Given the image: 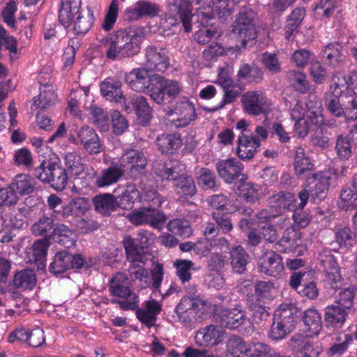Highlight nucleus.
I'll return each mask as SVG.
<instances>
[{"instance_id":"obj_56","label":"nucleus","mask_w":357,"mask_h":357,"mask_svg":"<svg viewBox=\"0 0 357 357\" xmlns=\"http://www.w3.org/2000/svg\"><path fill=\"white\" fill-rule=\"evenodd\" d=\"M192 18L195 20V23L198 24V26H202L204 27L213 26L215 20L213 10L211 7L197 9L196 12L192 14Z\"/></svg>"},{"instance_id":"obj_57","label":"nucleus","mask_w":357,"mask_h":357,"mask_svg":"<svg viewBox=\"0 0 357 357\" xmlns=\"http://www.w3.org/2000/svg\"><path fill=\"white\" fill-rule=\"evenodd\" d=\"M119 298V299H112L111 303L118 304L120 309L123 310H136L139 307V297L132 291Z\"/></svg>"},{"instance_id":"obj_40","label":"nucleus","mask_w":357,"mask_h":357,"mask_svg":"<svg viewBox=\"0 0 357 357\" xmlns=\"http://www.w3.org/2000/svg\"><path fill=\"white\" fill-rule=\"evenodd\" d=\"M37 279L35 272L32 269L26 268L15 273L13 283L19 289L32 290L36 285Z\"/></svg>"},{"instance_id":"obj_46","label":"nucleus","mask_w":357,"mask_h":357,"mask_svg":"<svg viewBox=\"0 0 357 357\" xmlns=\"http://www.w3.org/2000/svg\"><path fill=\"white\" fill-rule=\"evenodd\" d=\"M93 11L91 9L83 10L73 22V30L77 35H84L89 32L94 22Z\"/></svg>"},{"instance_id":"obj_37","label":"nucleus","mask_w":357,"mask_h":357,"mask_svg":"<svg viewBox=\"0 0 357 357\" xmlns=\"http://www.w3.org/2000/svg\"><path fill=\"white\" fill-rule=\"evenodd\" d=\"M49 171L50 176L47 183L56 190H63L66 187L69 178L66 169L62 167L60 162H54Z\"/></svg>"},{"instance_id":"obj_41","label":"nucleus","mask_w":357,"mask_h":357,"mask_svg":"<svg viewBox=\"0 0 357 357\" xmlns=\"http://www.w3.org/2000/svg\"><path fill=\"white\" fill-rule=\"evenodd\" d=\"M13 192L20 196L29 195L35 190V183L33 179L27 174H20L15 176L13 181L10 185Z\"/></svg>"},{"instance_id":"obj_4","label":"nucleus","mask_w":357,"mask_h":357,"mask_svg":"<svg viewBox=\"0 0 357 357\" xmlns=\"http://www.w3.org/2000/svg\"><path fill=\"white\" fill-rule=\"evenodd\" d=\"M324 105L330 114L335 117L344 116L351 121L357 119V100L353 95L345 96V101L340 96L324 95Z\"/></svg>"},{"instance_id":"obj_14","label":"nucleus","mask_w":357,"mask_h":357,"mask_svg":"<svg viewBox=\"0 0 357 357\" xmlns=\"http://www.w3.org/2000/svg\"><path fill=\"white\" fill-rule=\"evenodd\" d=\"M76 136V138L73 139V142L82 145L89 154H98L103 151L104 146L93 128L83 126L77 130Z\"/></svg>"},{"instance_id":"obj_49","label":"nucleus","mask_w":357,"mask_h":357,"mask_svg":"<svg viewBox=\"0 0 357 357\" xmlns=\"http://www.w3.org/2000/svg\"><path fill=\"white\" fill-rule=\"evenodd\" d=\"M300 335H295L291 337L292 341H300L298 345V357H319L321 349L318 346H315L308 339L299 340Z\"/></svg>"},{"instance_id":"obj_58","label":"nucleus","mask_w":357,"mask_h":357,"mask_svg":"<svg viewBox=\"0 0 357 357\" xmlns=\"http://www.w3.org/2000/svg\"><path fill=\"white\" fill-rule=\"evenodd\" d=\"M195 263L188 259H177L174 264L176 271V275L183 284L189 282L192 278L190 270H195L193 268Z\"/></svg>"},{"instance_id":"obj_42","label":"nucleus","mask_w":357,"mask_h":357,"mask_svg":"<svg viewBox=\"0 0 357 357\" xmlns=\"http://www.w3.org/2000/svg\"><path fill=\"white\" fill-rule=\"evenodd\" d=\"M305 16V9L298 7L293 10L288 16L284 26L285 38L290 40L291 37L298 32V28L301 24Z\"/></svg>"},{"instance_id":"obj_60","label":"nucleus","mask_w":357,"mask_h":357,"mask_svg":"<svg viewBox=\"0 0 357 357\" xmlns=\"http://www.w3.org/2000/svg\"><path fill=\"white\" fill-rule=\"evenodd\" d=\"M64 162L68 169L75 175H79L84 171L82 157L77 151L66 153L64 156Z\"/></svg>"},{"instance_id":"obj_55","label":"nucleus","mask_w":357,"mask_h":357,"mask_svg":"<svg viewBox=\"0 0 357 357\" xmlns=\"http://www.w3.org/2000/svg\"><path fill=\"white\" fill-rule=\"evenodd\" d=\"M199 174L198 183L203 190H212L213 191L217 190V178L213 170L203 167L201 168Z\"/></svg>"},{"instance_id":"obj_24","label":"nucleus","mask_w":357,"mask_h":357,"mask_svg":"<svg viewBox=\"0 0 357 357\" xmlns=\"http://www.w3.org/2000/svg\"><path fill=\"white\" fill-rule=\"evenodd\" d=\"M217 319L222 327L229 329L238 328L248 322L244 312L236 308L221 310L217 314Z\"/></svg>"},{"instance_id":"obj_34","label":"nucleus","mask_w":357,"mask_h":357,"mask_svg":"<svg viewBox=\"0 0 357 357\" xmlns=\"http://www.w3.org/2000/svg\"><path fill=\"white\" fill-rule=\"evenodd\" d=\"M93 202L96 211L104 216H109L119 208L115 195L102 193L95 196Z\"/></svg>"},{"instance_id":"obj_64","label":"nucleus","mask_w":357,"mask_h":357,"mask_svg":"<svg viewBox=\"0 0 357 357\" xmlns=\"http://www.w3.org/2000/svg\"><path fill=\"white\" fill-rule=\"evenodd\" d=\"M270 345L263 342H255L248 344V349L244 351L246 357H267Z\"/></svg>"},{"instance_id":"obj_23","label":"nucleus","mask_w":357,"mask_h":357,"mask_svg":"<svg viewBox=\"0 0 357 357\" xmlns=\"http://www.w3.org/2000/svg\"><path fill=\"white\" fill-rule=\"evenodd\" d=\"M156 145L162 154L173 155L181 149L183 139L179 133H163L157 137Z\"/></svg>"},{"instance_id":"obj_20","label":"nucleus","mask_w":357,"mask_h":357,"mask_svg":"<svg viewBox=\"0 0 357 357\" xmlns=\"http://www.w3.org/2000/svg\"><path fill=\"white\" fill-rule=\"evenodd\" d=\"M137 319L148 328H151L155 324L157 316L162 311L160 303L155 300H149L144 302V308H138L135 310Z\"/></svg>"},{"instance_id":"obj_8","label":"nucleus","mask_w":357,"mask_h":357,"mask_svg":"<svg viewBox=\"0 0 357 357\" xmlns=\"http://www.w3.org/2000/svg\"><path fill=\"white\" fill-rule=\"evenodd\" d=\"M318 261L325 273V281L331 289H338L342 284V278L340 273L337 263L331 251L328 249H323L319 253Z\"/></svg>"},{"instance_id":"obj_16","label":"nucleus","mask_w":357,"mask_h":357,"mask_svg":"<svg viewBox=\"0 0 357 357\" xmlns=\"http://www.w3.org/2000/svg\"><path fill=\"white\" fill-rule=\"evenodd\" d=\"M125 109L128 113L134 112L142 126L148 124L152 118V109L142 96L134 95L126 99Z\"/></svg>"},{"instance_id":"obj_21","label":"nucleus","mask_w":357,"mask_h":357,"mask_svg":"<svg viewBox=\"0 0 357 357\" xmlns=\"http://www.w3.org/2000/svg\"><path fill=\"white\" fill-rule=\"evenodd\" d=\"M125 171L121 167L118 162L112 164L96 176L95 185L96 187L103 188L116 183L123 176Z\"/></svg>"},{"instance_id":"obj_28","label":"nucleus","mask_w":357,"mask_h":357,"mask_svg":"<svg viewBox=\"0 0 357 357\" xmlns=\"http://www.w3.org/2000/svg\"><path fill=\"white\" fill-rule=\"evenodd\" d=\"M203 0H180L176 6V12L185 32L192 31V6L199 5Z\"/></svg>"},{"instance_id":"obj_2","label":"nucleus","mask_w":357,"mask_h":357,"mask_svg":"<svg viewBox=\"0 0 357 357\" xmlns=\"http://www.w3.org/2000/svg\"><path fill=\"white\" fill-rule=\"evenodd\" d=\"M178 162H165L155 168V174L162 180L174 181V189L180 199L192 198L197 193V188L192 176L181 173Z\"/></svg>"},{"instance_id":"obj_47","label":"nucleus","mask_w":357,"mask_h":357,"mask_svg":"<svg viewBox=\"0 0 357 357\" xmlns=\"http://www.w3.org/2000/svg\"><path fill=\"white\" fill-rule=\"evenodd\" d=\"M349 81L344 75L337 73L333 75L329 92L326 94L340 96L345 98L347 95H352L349 91Z\"/></svg>"},{"instance_id":"obj_10","label":"nucleus","mask_w":357,"mask_h":357,"mask_svg":"<svg viewBox=\"0 0 357 357\" xmlns=\"http://www.w3.org/2000/svg\"><path fill=\"white\" fill-rule=\"evenodd\" d=\"M257 265L259 273L275 278H280L284 269L282 257L273 250H268L261 255Z\"/></svg>"},{"instance_id":"obj_39","label":"nucleus","mask_w":357,"mask_h":357,"mask_svg":"<svg viewBox=\"0 0 357 357\" xmlns=\"http://www.w3.org/2000/svg\"><path fill=\"white\" fill-rule=\"evenodd\" d=\"M50 243L47 239L40 238L36 241L27 252L29 261L36 263L38 267H44Z\"/></svg>"},{"instance_id":"obj_5","label":"nucleus","mask_w":357,"mask_h":357,"mask_svg":"<svg viewBox=\"0 0 357 357\" xmlns=\"http://www.w3.org/2000/svg\"><path fill=\"white\" fill-rule=\"evenodd\" d=\"M215 169L220 178L227 184L236 185L248 179V176L244 173L243 165L235 158L218 161Z\"/></svg>"},{"instance_id":"obj_54","label":"nucleus","mask_w":357,"mask_h":357,"mask_svg":"<svg viewBox=\"0 0 357 357\" xmlns=\"http://www.w3.org/2000/svg\"><path fill=\"white\" fill-rule=\"evenodd\" d=\"M243 199L250 203H255L259 198L258 185L251 182H238L235 185Z\"/></svg>"},{"instance_id":"obj_61","label":"nucleus","mask_w":357,"mask_h":357,"mask_svg":"<svg viewBox=\"0 0 357 357\" xmlns=\"http://www.w3.org/2000/svg\"><path fill=\"white\" fill-rule=\"evenodd\" d=\"M322 56L328 64L335 66L341 61V47L339 44L329 43L322 50Z\"/></svg>"},{"instance_id":"obj_48","label":"nucleus","mask_w":357,"mask_h":357,"mask_svg":"<svg viewBox=\"0 0 357 357\" xmlns=\"http://www.w3.org/2000/svg\"><path fill=\"white\" fill-rule=\"evenodd\" d=\"M228 252L217 251L211 253L207 260V268L211 272L220 273L229 264Z\"/></svg>"},{"instance_id":"obj_27","label":"nucleus","mask_w":357,"mask_h":357,"mask_svg":"<svg viewBox=\"0 0 357 357\" xmlns=\"http://www.w3.org/2000/svg\"><path fill=\"white\" fill-rule=\"evenodd\" d=\"M303 323V331L306 336H317L322 328V319L321 314L315 308H309L305 310L301 317Z\"/></svg>"},{"instance_id":"obj_35","label":"nucleus","mask_w":357,"mask_h":357,"mask_svg":"<svg viewBox=\"0 0 357 357\" xmlns=\"http://www.w3.org/2000/svg\"><path fill=\"white\" fill-rule=\"evenodd\" d=\"M231 32L238 36L243 47L249 41L255 40L257 36L255 24H249L236 20L231 26Z\"/></svg>"},{"instance_id":"obj_32","label":"nucleus","mask_w":357,"mask_h":357,"mask_svg":"<svg viewBox=\"0 0 357 357\" xmlns=\"http://www.w3.org/2000/svg\"><path fill=\"white\" fill-rule=\"evenodd\" d=\"M55 225L54 220L51 216L43 214L31 225V231L33 236H42V239L50 241Z\"/></svg>"},{"instance_id":"obj_36","label":"nucleus","mask_w":357,"mask_h":357,"mask_svg":"<svg viewBox=\"0 0 357 357\" xmlns=\"http://www.w3.org/2000/svg\"><path fill=\"white\" fill-rule=\"evenodd\" d=\"M118 206L123 210H130L133 208L135 202L140 199V192L135 185H127L120 195L115 196Z\"/></svg>"},{"instance_id":"obj_45","label":"nucleus","mask_w":357,"mask_h":357,"mask_svg":"<svg viewBox=\"0 0 357 357\" xmlns=\"http://www.w3.org/2000/svg\"><path fill=\"white\" fill-rule=\"evenodd\" d=\"M128 277L123 273L119 272L113 275L109 281V294L115 297L124 296L132 290L127 286Z\"/></svg>"},{"instance_id":"obj_6","label":"nucleus","mask_w":357,"mask_h":357,"mask_svg":"<svg viewBox=\"0 0 357 357\" xmlns=\"http://www.w3.org/2000/svg\"><path fill=\"white\" fill-rule=\"evenodd\" d=\"M118 163L131 178L136 179L144 173L147 159L142 151L129 149L122 154Z\"/></svg>"},{"instance_id":"obj_17","label":"nucleus","mask_w":357,"mask_h":357,"mask_svg":"<svg viewBox=\"0 0 357 357\" xmlns=\"http://www.w3.org/2000/svg\"><path fill=\"white\" fill-rule=\"evenodd\" d=\"M82 259L66 251L57 252L49 266V271L54 275L64 273L70 268L76 269L82 264Z\"/></svg>"},{"instance_id":"obj_38","label":"nucleus","mask_w":357,"mask_h":357,"mask_svg":"<svg viewBox=\"0 0 357 357\" xmlns=\"http://www.w3.org/2000/svg\"><path fill=\"white\" fill-rule=\"evenodd\" d=\"M121 81L108 77L100 84L102 95L110 101L120 102L123 98Z\"/></svg>"},{"instance_id":"obj_15","label":"nucleus","mask_w":357,"mask_h":357,"mask_svg":"<svg viewBox=\"0 0 357 357\" xmlns=\"http://www.w3.org/2000/svg\"><path fill=\"white\" fill-rule=\"evenodd\" d=\"M129 221L136 225L149 224L152 227L161 228L167 220L164 213H154V211H150L144 206L139 210H134L128 215Z\"/></svg>"},{"instance_id":"obj_62","label":"nucleus","mask_w":357,"mask_h":357,"mask_svg":"<svg viewBox=\"0 0 357 357\" xmlns=\"http://www.w3.org/2000/svg\"><path fill=\"white\" fill-rule=\"evenodd\" d=\"M168 230L174 235L188 237L191 234V228L185 219H173L167 224Z\"/></svg>"},{"instance_id":"obj_43","label":"nucleus","mask_w":357,"mask_h":357,"mask_svg":"<svg viewBox=\"0 0 357 357\" xmlns=\"http://www.w3.org/2000/svg\"><path fill=\"white\" fill-rule=\"evenodd\" d=\"M165 201L156 190H145L142 193L140 192L139 202H142L144 206L150 211H154V213H163L160 210L162 204Z\"/></svg>"},{"instance_id":"obj_33","label":"nucleus","mask_w":357,"mask_h":357,"mask_svg":"<svg viewBox=\"0 0 357 357\" xmlns=\"http://www.w3.org/2000/svg\"><path fill=\"white\" fill-rule=\"evenodd\" d=\"M347 313L340 305H329L326 307L324 320L327 328H340L346 321Z\"/></svg>"},{"instance_id":"obj_11","label":"nucleus","mask_w":357,"mask_h":357,"mask_svg":"<svg viewBox=\"0 0 357 357\" xmlns=\"http://www.w3.org/2000/svg\"><path fill=\"white\" fill-rule=\"evenodd\" d=\"M172 113L176 116L172 122L176 128H185L195 121L197 117L195 105L186 97L179 98Z\"/></svg>"},{"instance_id":"obj_1","label":"nucleus","mask_w":357,"mask_h":357,"mask_svg":"<svg viewBox=\"0 0 357 357\" xmlns=\"http://www.w3.org/2000/svg\"><path fill=\"white\" fill-rule=\"evenodd\" d=\"M144 36L134 27L119 29L100 40L109 61H121L136 56L140 51Z\"/></svg>"},{"instance_id":"obj_18","label":"nucleus","mask_w":357,"mask_h":357,"mask_svg":"<svg viewBox=\"0 0 357 357\" xmlns=\"http://www.w3.org/2000/svg\"><path fill=\"white\" fill-rule=\"evenodd\" d=\"M224 330L216 325L210 324L200 328L195 335V342L201 347H213L220 344L225 336Z\"/></svg>"},{"instance_id":"obj_22","label":"nucleus","mask_w":357,"mask_h":357,"mask_svg":"<svg viewBox=\"0 0 357 357\" xmlns=\"http://www.w3.org/2000/svg\"><path fill=\"white\" fill-rule=\"evenodd\" d=\"M271 208L279 215L284 211H292L296 208V198L294 193L287 191H280L268 199Z\"/></svg>"},{"instance_id":"obj_25","label":"nucleus","mask_w":357,"mask_h":357,"mask_svg":"<svg viewBox=\"0 0 357 357\" xmlns=\"http://www.w3.org/2000/svg\"><path fill=\"white\" fill-rule=\"evenodd\" d=\"M236 153L243 160L253 158L260 147V140L253 134L248 136H238Z\"/></svg>"},{"instance_id":"obj_12","label":"nucleus","mask_w":357,"mask_h":357,"mask_svg":"<svg viewBox=\"0 0 357 357\" xmlns=\"http://www.w3.org/2000/svg\"><path fill=\"white\" fill-rule=\"evenodd\" d=\"M170 66L169 57L165 49L153 45L145 49V68L150 72H165Z\"/></svg>"},{"instance_id":"obj_63","label":"nucleus","mask_w":357,"mask_h":357,"mask_svg":"<svg viewBox=\"0 0 357 357\" xmlns=\"http://www.w3.org/2000/svg\"><path fill=\"white\" fill-rule=\"evenodd\" d=\"M128 261L130 263L128 271L130 279L132 281H142L144 278H148L149 273L144 267L146 261L132 262L131 261L128 260Z\"/></svg>"},{"instance_id":"obj_19","label":"nucleus","mask_w":357,"mask_h":357,"mask_svg":"<svg viewBox=\"0 0 357 357\" xmlns=\"http://www.w3.org/2000/svg\"><path fill=\"white\" fill-rule=\"evenodd\" d=\"M82 10L81 0H61L59 20L63 26L68 28Z\"/></svg>"},{"instance_id":"obj_26","label":"nucleus","mask_w":357,"mask_h":357,"mask_svg":"<svg viewBox=\"0 0 357 357\" xmlns=\"http://www.w3.org/2000/svg\"><path fill=\"white\" fill-rule=\"evenodd\" d=\"M301 314V310L294 303H283L276 310L274 316L294 330Z\"/></svg>"},{"instance_id":"obj_53","label":"nucleus","mask_w":357,"mask_h":357,"mask_svg":"<svg viewBox=\"0 0 357 357\" xmlns=\"http://www.w3.org/2000/svg\"><path fill=\"white\" fill-rule=\"evenodd\" d=\"M293 331L294 330L292 328L284 324L274 316L273 322L268 332V337L274 342H278L286 338V337Z\"/></svg>"},{"instance_id":"obj_51","label":"nucleus","mask_w":357,"mask_h":357,"mask_svg":"<svg viewBox=\"0 0 357 357\" xmlns=\"http://www.w3.org/2000/svg\"><path fill=\"white\" fill-rule=\"evenodd\" d=\"M352 343V335L340 333L335 337L334 342L329 349V352L333 356H342L347 351Z\"/></svg>"},{"instance_id":"obj_13","label":"nucleus","mask_w":357,"mask_h":357,"mask_svg":"<svg viewBox=\"0 0 357 357\" xmlns=\"http://www.w3.org/2000/svg\"><path fill=\"white\" fill-rule=\"evenodd\" d=\"M158 75H151L145 67L135 68L126 73L125 82L130 89L138 93H145L150 88L152 77H157Z\"/></svg>"},{"instance_id":"obj_50","label":"nucleus","mask_w":357,"mask_h":357,"mask_svg":"<svg viewBox=\"0 0 357 357\" xmlns=\"http://www.w3.org/2000/svg\"><path fill=\"white\" fill-rule=\"evenodd\" d=\"M199 305L197 300L193 297L183 296L175 308V313L179 321L185 323L189 320V316L186 314L190 310H195Z\"/></svg>"},{"instance_id":"obj_29","label":"nucleus","mask_w":357,"mask_h":357,"mask_svg":"<svg viewBox=\"0 0 357 357\" xmlns=\"http://www.w3.org/2000/svg\"><path fill=\"white\" fill-rule=\"evenodd\" d=\"M294 166L295 174L300 178H307L313 174L314 165L301 146L296 149Z\"/></svg>"},{"instance_id":"obj_7","label":"nucleus","mask_w":357,"mask_h":357,"mask_svg":"<svg viewBox=\"0 0 357 357\" xmlns=\"http://www.w3.org/2000/svg\"><path fill=\"white\" fill-rule=\"evenodd\" d=\"M150 234L144 230L137 233V237L132 238L130 236L123 238V244L125 248L127 260L133 261H146L144 249L149 246Z\"/></svg>"},{"instance_id":"obj_59","label":"nucleus","mask_w":357,"mask_h":357,"mask_svg":"<svg viewBox=\"0 0 357 357\" xmlns=\"http://www.w3.org/2000/svg\"><path fill=\"white\" fill-rule=\"evenodd\" d=\"M211 217L222 234H227L233 230L234 227L229 213L213 211L211 213Z\"/></svg>"},{"instance_id":"obj_3","label":"nucleus","mask_w":357,"mask_h":357,"mask_svg":"<svg viewBox=\"0 0 357 357\" xmlns=\"http://www.w3.org/2000/svg\"><path fill=\"white\" fill-rule=\"evenodd\" d=\"M308 190L302 189L298 194L300 206L305 207L309 199L314 204L324 201L331 186V175L328 172H318L307 178Z\"/></svg>"},{"instance_id":"obj_44","label":"nucleus","mask_w":357,"mask_h":357,"mask_svg":"<svg viewBox=\"0 0 357 357\" xmlns=\"http://www.w3.org/2000/svg\"><path fill=\"white\" fill-rule=\"evenodd\" d=\"M230 254L231 264L235 273H242L246 269L249 255L241 245L233 247L228 252Z\"/></svg>"},{"instance_id":"obj_30","label":"nucleus","mask_w":357,"mask_h":357,"mask_svg":"<svg viewBox=\"0 0 357 357\" xmlns=\"http://www.w3.org/2000/svg\"><path fill=\"white\" fill-rule=\"evenodd\" d=\"M238 82L245 84H259L264 79L262 69L256 64L243 63L237 72Z\"/></svg>"},{"instance_id":"obj_31","label":"nucleus","mask_w":357,"mask_h":357,"mask_svg":"<svg viewBox=\"0 0 357 357\" xmlns=\"http://www.w3.org/2000/svg\"><path fill=\"white\" fill-rule=\"evenodd\" d=\"M89 208V200L86 197H77L63 208L62 215L65 218H81Z\"/></svg>"},{"instance_id":"obj_52","label":"nucleus","mask_w":357,"mask_h":357,"mask_svg":"<svg viewBox=\"0 0 357 357\" xmlns=\"http://www.w3.org/2000/svg\"><path fill=\"white\" fill-rule=\"evenodd\" d=\"M294 89L303 94L307 93L310 90V84L306 75L301 71L292 70L287 73Z\"/></svg>"},{"instance_id":"obj_9","label":"nucleus","mask_w":357,"mask_h":357,"mask_svg":"<svg viewBox=\"0 0 357 357\" xmlns=\"http://www.w3.org/2000/svg\"><path fill=\"white\" fill-rule=\"evenodd\" d=\"M241 104L245 113L258 116L271 112L270 104L259 91H248L242 95Z\"/></svg>"}]
</instances>
